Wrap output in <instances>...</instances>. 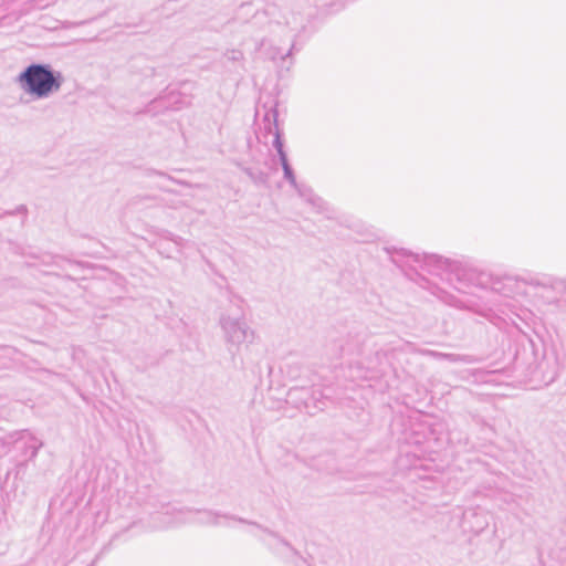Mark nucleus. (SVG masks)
Here are the masks:
<instances>
[{
    "label": "nucleus",
    "instance_id": "nucleus-1",
    "mask_svg": "<svg viewBox=\"0 0 566 566\" xmlns=\"http://www.w3.org/2000/svg\"><path fill=\"white\" fill-rule=\"evenodd\" d=\"M24 90L36 97H45L60 88V82L42 65H31L19 76Z\"/></svg>",
    "mask_w": 566,
    "mask_h": 566
}]
</instances>
